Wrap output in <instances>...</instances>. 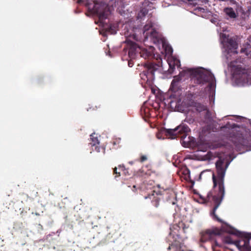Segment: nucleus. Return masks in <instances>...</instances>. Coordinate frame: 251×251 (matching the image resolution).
Wrapping results in <instances>:
<instances>
[{
  "label": "nucleus",
  "mask_w": 251,
  "mask_h": 251,
  "mask_svg": "<svg viewBox=\"0 0 251 251\" xmlns=\"http://www.w3.org/2000/svg\"><path fill=\"white\" fill-rule=\"evenodd\" d=\"M229 163L228 161L225 162L224 159L219 157L216 163V175L213 173L212 180L213 182V188L214 194L209 192L206 196L205 201L211 203L214 206L210 214L213 219L222 222V220L216 214V211L221 204L225 194L224 186V178L225 173Z\"/></svg>",
  "instance_id": "f257e3e1"
},
{
  "label": "nucleus",
  "mask_w": 251,
  "mask_h": 251,
  "mask_svg": "<svg viewBox=\"0 0 251 251\" xmlns=\"http://www.w3.org/2000/svg\"><path fill=\"white\" fill-rule=\"evenodd\" d=\"M154 48L153 47H150L149 49H141L139 52L140 56L145 59H156L157 63L150 62L145 64V69L140 74L142 79L146 81L147 83L151 84L154 79V72L158 70L161 64V58L158 56V54L154 52Z\"/></svg>",
  "instance_id": "f03ea898"
},
{
  "label": "nucleus",
  "mask_w": 251,
  "mask_h": 251,
  "mask_svg": "<svg viewBox=\"0 0 251 251\" xmlns=\"http://www.w3.org/2000/svg\"><path fill=\"white\" fill-rule=\"evenodd\" d=\"M229 137V140L235 147L238 149L242 147H250L251 145V135L249 129L245 128L233 131Z\"/></svg>",
  "instance_id": "7ed1b4c3"
},
{
  "label": "nucleus",
  "mask_w": 251,
  "mask_h": 251,
  "mask_svg": "<svg viewBox=\"0 0 251 251\" xmlns=\"http://www.w3.org/2000/svg\"><path fill=\"white\" fill-rule=\"evenodd\" d=\"M224 232L230 234L235 235L238 237H244L243 244L241 245V241L237 240L235 245L240 251H251V247L250 246L249 240L251 239V233L243 232L237 230L231 226L226 225L223 227Z\"/></svg>",
  "instance_id": "20e7f679"
},
{
  "label": "nucleus",
  "mask_w": 251,
  "mask_h": 251,
  "mask_svg": "<svg viewBox=\"0 0 251 251\" xmlns=\"http://www.w3.org/2000/svg\"><path fill=\"white\" fill-rule=\"evenodd\" d=\"M186 71L196 78V83L197 84H201L209 82L210 88H211L214 84V76L210 72L192 69H189Z\"/></svg>",
  "instance_id": "39448f33"
},
{
  "label": "nucleus",
  "mask_w": 251,
  "mask_h": 251,
  "mask_svg": "<svg viewBox=\"0 0 251 251\" xmlns=\"http://www.w3.org/2000/svg\"><path fill=\"white\" fill-rule=\"evenodd\" d=\"M235 61H230L228 66L231 69L232 76L237 81L241 83L248 82L250 71L240 65H235Z\"/></svg>",
  "instance_id": "423d86ee"
},
{
  "label": "nucleus",
  "mask_w": 251,
  "mask_h": 251,
  "mask_svg": "<svg viewBox=\"0 0 251 251\" xmlns=\"http://www.w3.org/2000/svg\"><path fill=\"white\" fill-rule=\"evenodd\" d=\"M126 47L124 48L123 53L124 54V58L125 59L128 58L131 59H134L139 54L141 48L135 43L130 41V40L126 39Z\"/></svg>",
  "instance_id": "0eeeda50"
},
{
  "label": "nucleus",
  "mask_w": 251,
  "mask_h": 251,
  "mask_svg": "<svg viewBox=\"0 0 251 251\" xmlns=\"http://www.w3.org/2000/svg\"><path fill=\"white\" fill-rule=\"evenodd\" d=\"M190 131L189 127L186 125H180L174 129H165V133L171 139H175L177 137L183 138L187 136V133Z\"/></svg>",
  "instance_id": "6e6552de"
},
{
  "label": "nucleus",
  "mask_w": 251,
  "mask_h": 251,
  "mask_svg": "<svg viewBox=\"0 0 251 251\" xmlns=\"http://www.w3.org/2000/svg\"><path fill=\"white\" fill-rule=\"evenodd\" d=\"M223 47L225 49V51L226 53V56L227 61H228L230 59L229 56L230 54L235 55L237 53V49L238 45L236 42L232 38H227L226 41L223 42Z\"/></svg>",
  "instance_id": "1a4fd4ad"
},
{
  "label": "nucleus",
  "mask_w": 251,
  "mask_h": 251,
  "mask_svg": "<svg viewBox=\"0 0 251 251\" xmlns=\"http://www.w3.org/2000/svg\"><path fill=\"white\" fill-rule=\"evenodd\" d=\"M222 231H224L223 227H222L221 229L216 227L207 229L201 233L200 241L201 242H205L209 240H213L215 236L221 235Z\"/></svg>",
  "instance_id": "9d476101"
},
{
  "label": "nucleus",
  "mask_w": 251,
  "mask_h": 251,
  "mask_svg": "<svg viewBox=\"0 0 251 251\" xmlns=\"http://www.w3.org/2000/svg\"><path fill=\"white\" fill-rule=\"evenodd\" d=\"M233 3L234 4L233 7H227L224 9V12L226 15L227 20H234L238 16V11L240 7L235 1H233Z\"/></svg>",
  "instance_id": "9b49d317"
},
{
  "label": "nucleus",
  "mask_w": 251,
  "mask_h": 251,
  "mask_svg": "<svg viewBox=\"0 0 251 251\" xmlns=\"http://www.w3.org/2000/svg\"><path fill=\"white\" fill-rule=\"evenodd\" d=\"M145 199H149L151 201L152 205L156 208L159 206L161 200L163 199L162 195L159 190H152L151 193L145 197Z\"/></svg>",
  "instance_id": "f8f14e48"
},
{
  "label": "nucleus",
  "mask_w": 251,
  "mask_h": 251,
  "mask_svg": "<svg viewBox=\"0 0 251 251\" xmlns=\"http://www.w3.org/2000/svg\"><path fill=\"white\" fill-rule=\"evenodd\" d=\"M96 12L99 16L100 22L102 24L104 23V21L107 19L111 13L110 7L107 5H103Z\"/></svg>",
  "instance_id": "ddd939ff"
},
{
  "label": "nucleus",
  "mask_w": 251,
  "mask_h": 251,
  "mask_svg": "<svg viewBox=\"0 0 251 251\" xmlns=\"http://www.w3.org/2000/svg\"><path fill=\"white\" fill-rule=\"evenodd\" d=\"M182 76V73H180L178 75H176L174 77L170 89L174 92L177 91L180 87V81Z\"/></svg>",
  "instance_id": "4468645a"
},
{
  "label": "nucleus",
  "mask_w": 251,
  "mask_h": 251,
  "mask_svg": "<svg viewBox=\"0 0 251 251\" xmlns=\"http://www.w3.org/2000/svg\"><path fill=\"white\" fill-rule=\"evenodd\" d=\"M95 135L96 134L95 133L92 134L90 135V139L91 141L90 142L89 144L91 145L93 151L95 150L97 152H100L101 150H103L104 149L99 146L100 141L98 137L95 136Z\"/></svg>",
  "instance_id": "2eb2a0df"
},
{
  "label": "nucleus",
  "mask_w": 251,
  "mask_h": 251,
  "mask_svg": "<svg viewBox=\"0 0 251 251\" xmlns=\"http://www.w3.org/2000/svg\"><path fill=\"white\" fill-rule=\"evenodd\" d=\"M145 39L150 38L151 40L154 43L157 44L159 43L160 40V36L159 33L156 31L155 29H151V30L150 32L149 36H145Z\"/></svg>",
  "instance_id": "dca6fc26"
},
{
  "label": "nucleus",
  "mask_w": 251,
  "mask_h": 251,
  "mask_svg": "<svg viewBox=\"0 0 251 251\" xmlns=\"http://www.w3.org/2000/svg\"><path fill=\"white\" fill-rule=\"evenodd\" d=\"M168 250L171 251H184L181 249L180 243L178 241L172 243L168 248Z\"/></svg>",
  "instance_id": "f3484780"
},
{
  "label": "nucleus",
  "mask_w": 251,
  "mask_h": 251,
  "mask_svg": "<svg viewBox=\"0 0 251 251\" xmlns=\"http://www.w3.org/2000/svg\"><path fill=\"white\" fill-rule=\"evenodd\" d=\"M152 27L153 24L151 21L148 22V23L145 25L143 29V34L145 37L149 36V34L151 30V29H153Z\"/></svg>",
  "instance_id": "a211bd4d"
},
{
  "label": "nucleus",
  "mask_w": 251,
  "mask_h": 251,
  "mask_svg": "<svg viewBox=\"0 0 251 251\" xmlns=\"http://www.w3.org/2000/svg\"><path fill=\"white\" fill-rule=\"evenodd\" d=\"M195 109L199 112H201L202 111H205V110H206L207 112H208L206 106L200 103H196Z\"/></svg>",
  "instance_id": "6ab92c4d"
},
{
  "label": "nucleus",
  "mask_w": 251,
  "mask_h": 251,
  "mask_svg": "<svg viewBox=\"0 0 251 251\" xmlns=\"http://www.w3.org/2000/svg\"><path fill=\"white\" fill-rule=\"evenodd\" d=\"M111 143L113 145V148L115 149H118L121 147V139L120 138H116L112 140Z\"/></svg>",
  "instance_id": "aec40b11"
},
{
  "label": "nucleus",
  "mask_w": 251,
  "mask_h": 251,
  "mask_svg": "<svg viewBox=\"0 0 251 251\" xmlns=\"http://www.w3.org/2000/svg\"><path fill=\"white\" fill-rule=\"evenodd\" d=\"M123 0H112V1L114 2V6L115 7H122L123 5Z\"/></svg>",
  "instance_id": "412c9836"
},
{
  "label": "nucleus",
  "mask_w": 251,
  "mask_h": 251,
  "mask_svg": "<svg viewBox=\"0 0 251 251\" xmlns=\"http://www.w3.org/2000/svg\"><path fill=\"white\" fill-rule=\"evenodd\" d=\"M224 240H225V242L226 243H227V244H234L235 245V243L236 242L237 240L236 241H233L232 240V239H231V238L230 237V236H226L225 237V239H224Z\"/></svg>",
  "instance_id": "4be33fe9"
},
{
  "label": "nucleus",
  "mask_w": 251,
  "mask_h": 251,
  "mask_svg": "<svg viewBox=\"0 0 251 251\" xmlns=\"http://www.w3.org/2000/svg\"><path fill=\"white\" fill-rule=\"evenodd\" d=\"M241 52H244L245 54L250 57H251V48L249 49H242L241 50Z\"/></svg>",
  "instance_id": "5701e85b"
},
{
  "label": "nucleus",
  "mask_w": 251,
  "mask_h": 251,
  "mask_svg": "<svg viewBox=\"0 0 251 251\" xmlns=\"http://www.w3.org/2000/svg\"><path fill=\"white\" fill-rule=\"evenodd\" d=\"M221 247V245L218 243L216 240H214L213 243L212 244V248L213 251H215L217 247Z\"/></svg>",
  "instance_id": "b1692460"
},
{
  "label": "nucleus",
  "mask_w": 251,
  "mask_h": 251,
  "mask_svg": "<svg viewBox=\"0 0 251 251\" xmlns=\"http://www.w3.org/2000/svg\"><path fill=\"white\" fill-rule=\"evenodd\" d=\"M148 12V10L146 8H143L140 10V13H139V15L140 16H145V15L147 14Z\"/></svg>",
  "instance_id": "393cba45"
},
{
  "label": "nucleus",
  "mask_w": 251,
  "mask_h": 251,
  "mask_svg": "<svg viewBox=\"0 0 251 251\" xmlns=\"http://www.w3.org/2000/svg\"><path fill=\"white\" fill-rule=\"evenodd\" d=\"M148 159L147 157L145 155H142L139 159V161L141 163H143Z\"/></svg>",
  "instance_id": "a878e982"
},
{
  "label": "nucleus",
  "mask_w": 251,
  "mask_h": 251,
  "mask_svg": "<svg viewBox=\"0 0 251 251\" xmlns=\"http://www.w3.org/2000/svg\"><path fill=\"white\" fill-rule=\"evenodd\" d=\"M117 169H118V168L117 167H115V168H114L113 173L114 174H116L117 175V176H120V175H121V172L120 171L118 172Z\"/></svg>",
  "instance_id": "bb28decb"
},
{
  "label": "nucleus",
  "mask_w": 251,
  "mask_h": 251,
  "mask_svg": "<svg viewBox=\"0 0 251 251\" xmlns=\"http://www.w3.org/2000/svg\"><path fill=\"white\" fill-rule=\"evenodd\" d=\"M151 216L152 217H159L160 216V213L159 212H156L154 213H151Z\"/></svg>",
  "instance_id": "cd10ccee"
},
{
  "label": "nucleus",
  "mask_w": 251,
  "mask_h": 251,
  "mask_svg": "<svg viewBox=\"0 0 251 251\" xmlns=\"http://www.w3.org/2000/svg\"><path fill=\"white\" fill-rule=\"evenodd\" d=\"M118 168L120 171H124L125 170V167L123 165H119Z\"/></svg>",
  "instance_id": "c85d7f7f"
},
{
  "label": "nucleus",
  "mask_w": 251,
  "mask_h": 251,
  "mask_svg": "<svg viewBox=\"0 0 251 251\" xmlns=\"http://www.w3.org/2000/svg\"><path fill=\"white\" fill-rule=\"evenodd\" d=\"M133 59H129L128 61V65L129 67H132L133 65Z\"/></svg>",
  "instance_id": "c756f323"
},
{
  "label": "nucleus",
  "mask_w": 251,
  "mask_h": 251,
  "mask_svg": "<svg viewBox=\"0 0 251 251\" xmlns=\"http://www.w3.org/2000/svg\"><path fill=\"white\" fill-rule=\"evenodd\" d=\"M148 3H148V5H149V4H152L151 2H149L148 1H147V0H145V1H144V2H143V6H145L146 5V4H147Z\"/></svg>",
  "instance_id": "7c9ffc66"
},
{
  "label": "nucleus",
  "mask_w": 251,
  "mask_h": 251,
  "mask_svg": "<svg viewBox=\"0 0 251 251\" xmlns=\"http://www.w3.org/2000/svg\"><path fill=\"white\" fill-rule=\"evenodd\" d=\"M92 1L94 2L95 4H96L97 3L98 0H92Z\"/></svg>",
  "instance_id": "2f4dec72"
},
{
  "label": "nucleus",
  "mask_w": 251,
  "mask_h": 251,
  "mask_svg": "<svg viewBox=\"0 0 251 251\" xmlns=\"http://www.w3.org/2000/svg\"><path fill=\"white\" fill-rule=\"evenodd\" d=\"M82 1H83V0H78L77 2L78 3H81V2H82Z\"/></svg>",
  "instance_id": "473e14b6"
},
{
  "label": "nucleus",
  "mask_w": 251,
  "mask_h": 251,
  "mask_svg": "<svg viewBox=\"0 0 251 251\" xmlns=\"http://www.w3.org/2000/svg\"><path fill=\"white\" fill-rule=\"evenodd\" d=\"M35 215H38H38H39V214L38 213H35Z\"/></svg>",
  "instance_id": "72a5a7b5"
},
{
  "label": "nucleus",
  "mask_w": 251,
  "mask_h": 251,
  "mask_svg": "<svg viewBox=\"0 0 251 251\" xmlns=\"http://www.w3.org/2000/svg\"><path fill=\"white\" fill-rule=\"evenodd\" d=\"M39 226H41V228H42V229H43V226H41V225H39Z\"/></svg>",
  "instance_id": "f704fd0d"
}]
</instances>
